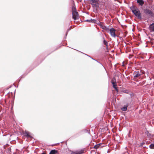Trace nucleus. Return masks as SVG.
Listing matches in <instances>:
<instances>
[{
	"mask_svg": "<svg viewBox=\"0 0 154 154\" xmlns=\"http://www.w3.org/2000/svg\"><path fill=\"white\" fill-rule=\"evenodd\" d=\"M149 147L151 149L154 148V144H151L149 146Z\"/></svg>",
	"mask_w": 154,
	"mask_h": 154,
	"instance_id": "19",
	"label": "nucleus"
},
{
	"mask_svg": "<svg viewBox=\"0 0 154 154\" xmlns=\"http://www.w3.org/2000/svg\"><path fill=\"white\" fill-rule=\"evenodd\" d=\"M95 20H92V19H91V20H86V21H87V22H91V21H93V22H94V21Z\"/></svg>",
	"mask_w": 154,
	"mask_h": 154,
	"instance_id": "21",
	"label": "nucleus"
},
{
	"mask_svg": "<svg viewBox=\"0 0 154 154\" xmlns=\"http://www.w3.org/2000/svg\"><path fill=\"white\" fill-rule=\"evenodd\" d=\"M82 154L81 152H72L71 153V154Z\"/></svg>",
	"mask_w": 154,
	"mask_h": 154,
	"instance_id": "14",
	"label": "nucleus"
},
{
	"mask_svg": "<svg viewBox=\"0 0 154 154\" xmlns=\"http://www.w3.org/2000/svg\"><path fill=\"white\" fill-rule=\"evenodd\" d=\"M111 83L112 84H116V79L115 78H113L112 79Z\"/></svg>",
	"mask_w": 154,
	"mask_h": 154,
	"instance_id": "12",
	"label": "nucleus"
},
{
	"mask_svg": "<svg viewBox=\"0 0 154 154\" xmlns=\"http://www.w3.org/2000/svg\"><path fill=\"white\" fill-rule=\"evenodd\" d=\"M103 43L106 46H107L108 43L106 41H105V40H104V41H103Z\"/></svg>",
	"mask_w": 154,
	"mask_h": 154,
	"instance_id": "20",
	"label": "nucleus"
},
{
	"mask_svg": "<svg viewBox=\"0 0 154 154\" xmlns=\"http://www.w3.org/2000/svg\"><path fill=\"white\" fill-rule=\"evenodd\" d=\"M146 135L148 137H151L152 136L151 135V134L149 133L148 131H146L145 133Z\"/></svg>",
	"mask_w": 154,
	"mask_h": 154,
	"instance_id": "11",
	"label": "nucleus"
},
{
	"mask_svg": "<svg viewBox=\"0 0 154 154\" xmlns=\"http://www.w3.org/2000/svg\"><path fill=\"white\" fill-rule=\"evenodd\" d=\"M144 144V143H141L140 144V146H143V145Z\"/></svg>",
	"mask_w": 154,
	"mask_h": 154,
	"instance_id": "22",
	"label": "nucleus"
},
{
	"mask_svg": "<svg viewBox=\"0 0 154 154\" xmlns=\"http://www.w3.org/2000/svg\"><path fill=\"white\" fill-rule=\"evenodd\" d=\"M149 30L150 32H154V23L151 24L149 26Z\"/></svg>",
	"mask_w": 154,
	"mask_h": 154,
	"instance_id": "5",
	"label": "nucleus"
},
{
	"mask_svg": "<svg viewBox=\"0 0 154 154\" xmlns=\"http://www.w3.org/2000/svg\"><path fill=\"white\" fill-rule=\"evenodd\" d=\"M57 152V151L55 150H52L51 151L49 154H55Z\"/></svg>",
	"mask_w": 154,
	"mask_h": 154,
	"instance_id": "10",
	"label": "nucleus"
},
{
	"mask_svg": "<svg viewBox=\"0 0 154 154\" xmlns=\"http://www.w3.org/2000/svg\"><path fill=\"white\" fill-rule=\"evenodd\" d=\"M132 12L138 18H141V14L139 10L137 8L134 6L131 8Z\"/></svg>",
	"mask_w": 154,
	"mask_h": 154,
	"instance_id": "1",
	"label": "nucleus"
},
{
	"mask_svg": "<svg viewBox=\"0 0 154 154\" xmlns=\"http://www.w3.org/2000/svg\"><path fill=\"white\" fill-rule=\"evenodd\" d=\"M42 154H45L44 153H42Z\"/></svg>",
	"mask_w": 154,
	"mask_h": 154,
	"instance_id": "23",
	"label": "nucleus"
},
{
	"mask_svg": "<svg viewBox=\"0 0 154 154\" xmlns=\"http://www.w3.org/2000/svg\"><path fill=\"white\" fill-rule=\"evenodd\" d=\"M72 13L76 12V8L74 6H73L72 7Z\"/></svg>",
	"mask_w": 154,
	"mask_h": 154,
	"instance_id": "15",
	"label": "nucleus"
},
{
	"mask_svg": "<svg viewBox=\"0 0 154 154\" xmlns=\"http://www.w3.org/2000/svg\"><path fill=\"white\" fill-rule=\"evenodd\" d=\"M140 75V74L138 73H136L134 75V77H137Z\"/></svg>",
	"mask_w": 154,
	"mask_h": 154,
	"instance_id": "17",
	"label": "nucleus"
},
{
	"mask_svg": "<svg viewBox=\"0 0 154 154\" xmlns=\"http://www.w3.org/2000/svg\"><path fill=\"white\" fill-rule=\"evenodd\" d=\"M72 17L74 20H76L77 19V17L78 16V13L76 11L72 13Z\"/></svg>",
	"mask_w": 154,
	"mask_h": 154,
	"instance_id": "6",
	"label": "nucleus"
},
{
	"mask_svg": "<svg viewBox=\"0 0 154 154\" xmlns=\"http://www.w3.org/2000/svg\"><path fill=\"white\" fill-rule=\"evenodd\" d=\"M100 27L102 29L106 30L107 32H109V29L106 26L102 25H101Z\"/></svg>",
	"mask_w": 154,
	"mask_h": 154,
	"instance_id": "7",
	"label": "nucleus"
},
{
	"mask_svg": "<svg viewBox=\"0 0 154 154\" xmlns=\"http://www.w3.org/2000/svg\"><path fill=\"white\" fill-rule=\"evenodd\" d=\"M144 12L146 14H149L151 16H153L154 15L153 13L149 9H145L144 10Z\"/></svg>",
	"mask_w": 154,
	"mask_h": 154,
	"instance_id": "4",
	"label": "nucleus"
},
{
	"mask_svg": "<svg viewBox=\"0 0 154 154\" xmlns=\"http://www.w3.org/2000/svg\"><path fill=\"white\" fill-rule=\"evenodd\" d=\"M91 4L93 7H96L98 4V0H90Z\"/></svg>",
	"mask_w": 154,
	"mask_h": 154,
	"instance_id": "3",
	"label": "nucleus"
},
{
	"mask_svg": "<svg viewBox=\"0 0 154 154\" xmlns=\"http://www.w3.org/2000/svg\"><path fill=\"white\" fill-rule=\"evenodd\" d=\"M109 31L110 35L112 37L115 38L117 36L116 34V30L114 28H112L110 29H109Z\"/></svg>",
	"mask_w": 154,
	"mask_h": 154,
	"instance_id": "2",
	"label": "nucleus"
},
{
	"mask_svg": "<svg viewBox=\"0 0 154 154\" xmlns=\"http://www.w3.org/2000/svg\"><path fill=\"white\" fill-rule=\"evenodd\" d=\"M24 134L27 137H31V136L30 135V133L27 131H25L24 133Z\"/></svg>",
	"mask_w": 154,
	"mask_h": 154,
	"instance_id": "9",
	"label": "nucleus"
},
{
	"mask_svg": "<svg viewBox=\"0 0 154 154\" xmlns=\"http://www.w3.org/2000/svg\"><path fill=\"white\" fill-rule=\"evenodd\" d=\"M137 2L140 5L142 6L144 4V1L143 0H137Z\"/></svg>",
	"mask_w": 154,
	"mask_h": 154,
	"instance_id": "8",
	"label": "nucleus"
},
{
	"mask_svg": "<svg viewBox=\"0 0 154 154\" xmlns=\"http://www.w3.org/2000/svg\"><path fill=\"white\" fill-rule=\"evenodd\" d=\"M121 110L123 111H125L127 110V107H124L121 108Z\"/></svg>",
	"mask_w": 154,
	"mask_h": 154,
	"instance_id": "18",
	"label": "nucleus"
},
{
	"mask_svg": "<svg viewBox=\"0 0 154 154\" xmlns=\"http://www.w3.org/2000/svg\"><path fill=\"white\" fill-rule=\"evenodd\" d=\"M100 145V144H98L97 145L94 146V148L95 149H97L99 148V147Z\"/></svg>",
	"mask_w": 154,
	"mask_h": 154,
	"instance_id": "16",
	"label": "nucleus"
},
{
	"mask_svg": "<svg viewBox=\"0 0 154 154\" xmlns=\"http://www.w3.org/2000/svg\"><path fill=\"white\" fill-rule=\"evenodd\" d=\"M113 87L116 90L118 91V89H117V85L116 84H112Z\"/></svg>",
	"mask_w": 154,
	"mask_h": 154,
	"instance_id": "13",
	"label": "nucleus"
}]
</instances>
